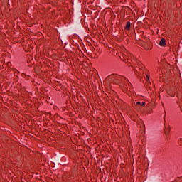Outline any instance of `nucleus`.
Masks as SVG:
<instances>
[{"label": "nucleus", "instance_id": "obj_1", "mask_svg": "<svg viewBox=\"0 0 182 182\" xmlns=\"http://www.w3.org/2000/svg\"><path fill=\"white\" fill-rule=\"evenodd\" d=\"M160 46H166V39L162 38L159 42Z\"/></svg>", "mask_w": 182, "mask_h": 182}, {"label": "nucleus", "instance_id": "obj_2", "mask_svg": "<svg viewBox=\"0 0 182 182\" xmlns=\"http://www.w3.org/2000/svg\"><path fill=\"white\" fill-rule=\"evenodd\" d=\"M125 29L127 31H129V29H130V22L129 21L127 22L126 26H125Z\"/></svg>", "mask_w": 182, "mask_h": 182}, {"label": "nucleus", "instance_id": "obj_3", "mask_svg": "<svg viewBox=\"0 0 182 182\" xmlns=\"http://www.w3.org/2000/svg\"><path fill=\"white\" fill-rule=\"evenodd\" d=\"M178 143L180 144V146H182V138H179Z\"/></svg>", "mask_w": 182, "mask_h": 182}, {"label": "nucleus", "instance_id": "obj_4", "mask_svg": "<svg viewBox=\"0 0 182 182\" xmlns=\"http://www.w3.org/2000/svg\"><path fill=\"white\" fill-rule=\"evenodd\" d=\"M170 130H171V128L170 127H168V130L165 131V134H168V133H170Z\"/></svg>", "mask_w": 182, "mask_h": 182}, {"label": "nucleus", "instance_id": "obj_5", "mask_svg": "<svg viewBox=\"0 0 182 182\" xmlns=\"http://www.w3.org/2000/svg\"><path fill=\"white\" fill-rule=\"evenodd\" d=\"M146 78H147V82H149L150 81V78L149 77V75H146Z\"/></svg>", "mask_w": 182, "mask_h": 182}, {"label": "nucleus", "instance_id": "obj_6", "mask_svg": "<svg viewBox=\"0 0 182 182\" xmlns=\"http://www.w3.org/2000/svg\"><path fill=\"white\" fill-rule=\"evenodd\" d=\"M119 82H120V80H119V77H117V81H116V82H117V83H119Z\"/></svg>", "mask_w": 182, "mask_h": 182}, {"label": "nucleus", "instance_id": "obj_7", "mask_svg": "<svg viewBox=\"0 0 182 182\" xmlns=\"http://www.w3.org/2000/svg\"><path fill=\"white\" fill-rule=\"evenodd\" d=\"M146 105V102H143L141 104V106H144Z\"/></svg>", "mask_w": 182, "mask_h": 182}, {"label": "nucleus", "instance_id": "obj_8", "mask_svg": "<svg viewBox=\"0 0 182 182\" xmlns=\"http://www.w3.org/2000/svg\"><path fill=\"white\" fill-rule=\"evenodd\" d=\"M136 105H141V102H140L139 101L136 102Z\"/></svg>", "mask_w": 182, "mask_h": 182}, {"label": "nucleus", "instance_id": "obj_9", "mask_svg": "<svg viewBox=\"0 0 182 182\" xmlns=\"http://www.w3.org/2000/svg\"><path fill=\"white\" fill-rule=\"evenodd\" d=\"M124 79L125 80H127V82H129V80H127V78H126V77H124Z\"/></svg>", "mask_w": 182, "mask_h": 182}, {"label": "nucleus", "instance_id": "obj_10", "mask_svg": "<svg viewBox=\"0 0 182 182\" xmlns=\"http://www.w3.org/2000/svg\"><path fill=\"white\" fill-rule=\"evenodd\" d=\"M122 82H124V80L123 78H121Z\"/></svg>", "mask_w": 182, "mask_h": 182}, {"label": "nucleus", "instance_id": "obj_11", "mask_svg": "<svg viewBox=\"0 0 182 182\" xmlns=\"http://www.w3.org/2000/svg\"><path fill=\"white\" fill-rule=\"evenodd\" d=\"M171 97H174L175 95H171Z\"/></svg>", "mask_w": 182, "mask_h": 182}, {"label": "nucleus", "instance_id": "obj_12", "mask_svg": "<svg viewBox=\"0 0 182 182\" xmlns=\"http://www.w3.org/2000/svg\"><path fill=\"white\" fill-rule=\"evenodd\" d=\"M164 120L166 119V117H164Z\"/></svg>", "mask_w": 182, "mask_h": 182}]
</instances>
